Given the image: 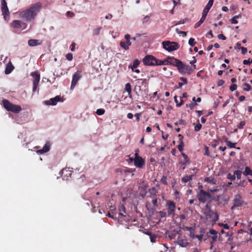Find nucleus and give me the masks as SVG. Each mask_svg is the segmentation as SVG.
<instances>
[{
	"mask_svg": "<svg viewBox=\"0 0 252 252\" xmlns=\"http://www.w3.org/2000/svg\"><path fill=\"white\" fill-rule=\"evenodd\" d=\"M150 20V17L148 15L146 16L144 18L142 19V23L143 24L146 23L148 22Z\"/></svg>",
	"mask_w": 252,
	"mask_h": 252,
	"instance_id": "13d9d810",
	"label": "nucleus"
},
{
	"mask_svg": "<svg viewBox=\"0 0 252 252\" xmlns=\"http://www.w3.org/2000/svg\"><path fill=\"white\" fill-rule=\"evenodd\" d=\"M134 165L138 168H142L145 165V161L141 157H137L133 159Z\"/></svg>",
	"mask_w": 252,
	"mask_h": 252,
	"instance_id": "f3484780",
	"label": "nucleus"
},
{
	"mask_svg": "<svg viewBox=\"0 0 252 252\" xmlns=\"http://www.w3.org/2000/svg\"><path fill=\"white\" fill-rule=\"evenodd\" d=\"M224 84V81L223 80H219L217 82L218 86H222Z\"/></svg>",
	"mask_w": 252,
	"mask_h": 252,
	"instance_id": "e2e57ef3",
	"label": "nucleus"
},
{
	"mask_svg": "<svg viewBox=\"0 0 252 252\" xmlns=\"http://www.w3.org/2000/svg\"><path fill=\"white\" fill-rule=\"evenodd\" d=\"M203 214L206 220H210L213 216L214 215L212 219V222L213 223H215L219 220V216L218 213L217 212H214L212 210H204Z\"/></svg>",
	"mask_w": 252,
	"mask_h": 252,
	"instance_id": "0eeeda50",
	"label": "nucleus"
},
{
	"mask_svg": "<svg viewBox=\"0 0 252 252\" xmlns=\"http://www.w3.org/2000/svg\"><path fill=\"white\" fill-rule=\"evenodd\" d=\"M168 57L166 58V59L164 60L163 61H161V60H157V62H156V65H166V64H169V63H168Z\"/></svg>",
	"mask_w": 252,
	"mask_h": 252,
	"instance_id": "393cba45",
	"label": "nucleus"
},
{
	"mask_svg": "<svg viewBox=\"0 0 252 252\" xmlns=\"http://www.w3.org/2000/svg\"><path fill=\"white\" fill-rule=\"evenodd\" d=\"M105 111L104 109H97L96 111V113L97 115H99V116H101V115H102L103 114H104Z\"/></svg>",
	"mask_w": 252,
	"mask_h": 252,
	"instance_id": "58836bf2",
	"label": "nucleus"
},
{
	"mask_svg": "<svg viewBox=\"0 0 252 252\" xmlns=\"http://www.w3.org/2000/svg\"><path fill=\"white\" fill-rule=\"evenodd\" d=\"M203 234H200V235H194V234L192 235V236H191V237L192 238H198V240L199 241H201L202 238H203Z\"/></svg>",
	"mask_w": 252,
	"mask_h": 252,
	"instance_id": "a18cd8bd",
	"label": "nucleus"
},
{
	"mask_svg": "<svg viewBox=\"0 0 252 252\" xmlns=\"http://www.w3.org/2000/svg\"><path fill=\"white\" fill-rule=\"evenodd\" d=\"M50 149V143L49 142H47L43 148L40 150H38L36 151V153L38 154L41 155L44 153L48 152Z\"/></svg>",
	"mask_w": 252,
	"mask_h": 252,
	"instance_id": "aec40b11",
	"label": "nucleus"
},
{
	"mask_svg": "<svg viewBox=\"0 0 252 252\" xmlns=\"http://www.w3.org/2000/svg\"><path fill=\"white\" fill-rule=\"evenodd\" d=\"M243 63L245 65L250 64L252 63V59H249L248 60H244Z\"/></svg>",
	"mask_w": 252,
	"mask_h": 252,
	"instance_id": "3c124183",
	"label": "nucleus"
},
{
	"mask_svg": "<svg viewBox=\"0 0 252 252\" xmlns=\"http://www.w3.org/2000/svg\"><path fill=\"white\" fill-rule=\"evenodd\" d=\"M14 67L12 65V64L10 62L7 64L5 69V73L6 74H10L12 70L14 69Z\"/></svg>",
	"mask_w": 252,
	"mask_h": 252,
	"instance_id": "412c9836",
	"label": "nucleus"
},
{
	"mask_svg": "<svg viewBox=\"0 0 252 252\" xmlns=\"http://www.w3.org/2000/svg\"><path fill=\"white\" fill-rule=\"evenodd\" d=\"M204 210H211V203L208 202L205 206Z\"/></svg>",
	"mask_w": 252,
	"mask_h": 252,
	"instance_id": "603ef678",
	"label": "nucleus"
},
{
	"mask_svg": "<svg viewBox=\"0 0 252 252\" xmlns=\"http://www.w3.org/2000/svg\"><path fill=\"white\" fill-rule=\"evenodd\" d=\"M206 36L208 38H211L213 37V34L212 31H210L206 34Z\"/></svg>",
	"mask_w": 252,
	"mask_h": 252,
	"instance_id": "680f3d73",
	"label": "nucleus"
},
{
	"mask_svg": "<svg viewBox=\"0 0 252 252\" xmlns=\"http://www.w3.org/2000/svg\"><path fill=\"white\" fill-rule=\"evenodd\" d=\"M158 214L161 218H165L166 216V213L164 211H159Z\"/></svg>",
	"mask_w": 252,
	"mask_h": 252,
	"instance_id": "bf43d9fd",
	"label": "nucleus"
},
{
	"mask_svg": "<svg viewBox=\"0 0 252 252\" xmlns=\"http://www.w3.org/2000/svg\"><path fill=\"white\" fill-rule=\"evenodd\" d=\"M149 192L151 195H157V190L155 187H152L149 189Z\"/></svg>",
	"mask_w": 252,
	"mask_h": 252,
	"instance_id": "c85d7f7f",
	"label": "nucleus"
},
{
	"mask_svg": "<svg viewBox=\"0 0 252 252\" xmlns=\"http://www.w3.org/2000/svg\"><path fill=\"white\" fill-rule=\"evenodd\" d=\"M188 20V18H185V19H184L183 20H181L179 21V22H178L175 24V25H180V24H184L185 22H186Z\"/></svg>",
	"mask_w": 252,
	"mask_h": 252,
	"instance_id": "864d4df0",
	"label": "nucleus"
},
{
	"mask_svg": "<svg viewBox=\"0 0 252 252\" xmlns=\"http://www.w3.org/2000/svg\"><path fill=\"white\" fill-rule=\"evenodd\" d=\"M180 80L183 82L184 84H187L188 83L187 79L184 77H181Z\"/></svg>",
	"mask_w": 252,
	"mask_h": 252,
	"instance_id": "774afa93",
	"label": "nucleus"
},
{
	"mask_svg": "<svg viewBox=\"0 0 252 252\" xmlns=\"http://www.w3.org/2000/svg\"><path fill=\"white\" fill-rule=\"evenodd\" d=\"M218 37L220 39H221L223 40H224L226 39V37L222 34H219Z\"/></svg>",
	"mask_w": 252,
	"mask_h": 252,
	"instance_id": "0e129e2a",
	"label": "nucleus"
},
{
	"mask_svg": "<svg viewBox=\"0 0 252 252\" xmlns=\"http://www.w3.org/2000/svg\"><path fill=\"white\" fill-rule=\"evenodd\" d=\"M219 199H220L219 196H214L211 194V197H209L208 202L211 203L213 200L218 201L219 200Z\"/></svg>",
	"mask_w": 252,
	"mask_h": 252,
	"instance_id": "72a5a7b5",
	"label": "nucleus"
},
{
	"mask_svg": "<svg viewBox=\"0 0 252 252\" xmlns=\"http://www.w3.org/2000/svg\"><path fill=\"white\" fill-rule=\"evenodd\" d=\"M167 210L168 216L174 217L175 215L176 204L172 200L167 201Z\"/></svg>",
	"mask_w": 252,
	"mask_h": 252,
	"instance_id": "9d476101",
	"label": "nucleus"
},
{
	"mask_svg": "<svg viewBox=\"0 0 252 252\" xmlns=\"http://www.w3.org/2000/svg\"><path fill=\"white\" fill-rule=\"evenodd\" d=\"M135 171V168H126L124 170V172L125 173H133V172H134Z\"/></svg>",
	"mask_w": 252,
	"mask_h": 252,
	"instance_id": "c03bdc74",
	"label": "nucleus"
},
{
	"mask_svg": "<svg viewBox=\"0 0 252 252\" xmlns=\"http://www.w3.org/2000/svg\"><path fill=\"white\" fill-rule=\"evenodd\" d=\"M213 2L214 0H209L207 4L206 5V6L203 10L202 17L200 20L195 24V28H197L204 22L206 19L207 13H208L209 10L211 9L213 4Z\"/></svg>",
	"mask_w": 252,
	"mask_h": 252,
	"instance_id": "7ed1b4c3",
	"label": "nucleus"
},
{
	"mask_svg": "<svg viewBox=\"0 0 252 252\" xmlns=\"http://www.w3.org/2000/svg\"><path fill=\"white\" fill-rule=\"evenodd\" d=\"M234 205L233 207H237L242 206L244 204V201L242 199V197L239 194H237L234 196L233 200Z\"/></svg>",
	"mask_w": 252,
	"mask_h": 252,
	"instance_id": "dca6fc26",
	"label": "nucleus"
},
{
	"mask_svg": "<svg viewBox=\"0 0 252 252\" xmlns=\"http://www.w3.org/2000/svg\"><path fill=\"white\" fill-rule=\"evenodd\" d=\"M234 174L237 179H240L241 178L242 172L240 170H236L234 172Z\"/></svg>",
	"mask_w": 252,
	"mask_h": 252,
	"instance_id": "473e14b6",
	"label": "nucleus"
},
{
	"mask_svg": "<svg viewBox=\"0 0 252 252\" xmlns=\"http://www.w3.org/2000/svg\"><path fill=\"white\" fill-rule=\"evenodd\" d=\"M180 102L179 103V101L177 99V96H174V101L175 102V103H176V106L177 107H180L184 103V101L183 100L181 99V97L180 98Z\"/></svg>",
	"mask_w": 252,
	"mask_h": 252,
	"instance_id": "2f4dec72",
	"label": "nucleus"
},
{
	"mask_svg": "<svg viewBox=\"0 0 252 252\" xmlns=\"http://www.w3.org/2000/svg\"><path fill=\"white\" fill-rule=\"evenodd\" d=\"M2 102L4 108L8 111L18 113L22 110L20 105L14 104L6 99H3Z\"/></svg>",
	"mask_w": 252,
	"mask_h": 252,
	"instance_id": "f03ea898",
	"label": "nucleus"
},
{
	"mask_svg": "<svg viewBox=\"0 0 252 252\" xmlns=\"http://www.w3.org/2000/svg\"><path fill=\"white\" fill-rule=\"evenodd\" d=\"M160 182L164 185H167L168 183L167 182V177L165 176H163L161 179Z\"/></svg>",
	"mask_w": 252,
	"mask_h": 252,
	"instance_id": "37998d69",
	"label": "nucleus"
},
{
	"mask_svg": "<svg viewBox=\"0 0 252 252\" xmlns=\"http://www.w3.org/2000/svg\"><path fill=\"white\" fill-rule=\"evenodd\" d=\"M181 155L184 158V160H181L179 162V164L183 166L182 169H185L186 165L190 164L189 158H188V156L184 153H182Z\"/></svg>",
	"mask_w": 252,
	"mask_h": 252,
	"instance_id": "a211bd4d",
	"label": "nucleus"
},
{
	"mask_svg": "<svg viewBox=\"0 0 252 252\" xmlns=\"http://www.w3.org/2000/svg\"><path fill=\"white\" fill-rule=\"evenodd\" d=\"M158 59L152 55H147L143 59V63L145 65H156V63Z\"/></svg>",
	"mask_w": 252,
	"mask_h": 252,
	"instance_id": "9b49d317",
	"label": "nucleus"
},
{
	"mask_svg": "<svg viewBox=\"0 0 252 252\" xmlns=\"http://www.w3.org/2000/svg\"><path fill=\"white\" fill-rule=\"evenodd\" d=\"M177 243L178 245H179L180 246H181V247H186L188 244V243L187 240L182 239L179 237L177 239Z\"/></svg>",
	"mask_w": 252,
	"mask_h": 252,
	"instance_id": "4be33fe9",
	"label": "nucleus"
},
{
	"mask_svg": "<svg viewBox=\"0 0 252 252\" xmlns=\"http://www.w3.org/2000/svg\"><path fill=\"white\" fill-rule=\"evenodd\" d=\"M101 29V27H98V28L94 29L93 32V35H98L99 34L100 31Z\"/></svg>",
	"mask_w": 252,
	"mask_h": 252,
	"instance_id": "c9c22d12",
	"label": "nucleus"
},
{
	"mask_svg": "<svg viewBox=\"0 0 252 252\" xmlns=\"http://www.w3.org/2000/svg\"><path fill=\"white\" fill-rule=\"evenodd\" d=\"M196 42L195 41V40L193 38H190L189 40V44L191 46L193 47L196 44Z\"/></svg>",
	"mask_w": 252,
	"mask_h": 252,
	"instance_id": "4c0bfd02",
	"label": "nucleus"
},
{
	"mask_svg": "<svg viewBox=\"0 0 252 252\" xmlns=\"http://www.w3.org/2000/svg\"><path fill=\"white\" fill-rule=\"evenodd\" d=\"M63 101V100L60 96L57 95L54 98H50L49 100L45 101V103L48 105H55L58 102H62Z\"/></svg>",
	"mask_w": 252,
	"mask_h": 252,
	"instance_id": "4468645a",
	"label": "nucleus"
},
{
	"mask_svg": "<svg viewBox=\"0 0 252 252\" xmlns=\"http://www.w3.org/2000/svg\"><path fill=\"white\" fill-rule=\"evenodd\" d=\"M246 125V122L244 121H241L238 126V128L239 129H243L244 126Z\"/></svg>",
	"mask_w": 252,
	"mask_h": 252,
	"instance_id": "de8ad7c7",
	"label": "nucleus"
},
{
	"mask_svg": "<svg viewBox=\"0 0 252 252\" xmlns=\"http://www.w3.org/2000/svg\"><path fill=\"white\" fill-rule=\"evenodd\" d=\"M163 48L168 52H172L178 50L180 48V45L176 42L170 41H163L162 42Z\"/></svg>",
	"mask_w": 252,
	"mask_h": 252,
	"instance_id": "39448f33",
	"label": "nucleus"
},
{
	"mask_svg": "<svg viewBox=\"0 0 252 252\" xmlns=\"http://www.w3.org/2000/svg\"><path fill=\"white\" fill-rule=\"evenodd\" d=\"M75 46H76L75 43H74V42L72 43V44H71V46H70V50L71 51H72V52L74 51Z\"/></svg>",
	"mask_w": 252,
	"mask_h": 252,
	"instance_id": "338daca9",
	"label": "nucleus"
},
{
	"mask_svg": "<svg viewBox=\"0 0 252 252\" xmlns=\"http://www.w3.org/2000/svg\"><path fill=\"white\" fill-rule=\"evenodd\" d=\"M168 63H169V65H172L173 66H176L177 67V66L179 65V63H180L181 61L173 57H168Z\"/></svg>",
	"mask_w": 252,
	"mask_h": 252,
	"instance_id": "6ab92c4d",
	"label": "nucleus"
},
{
	"mask_svg": "<svg viewBox=\"0 0 252 252\" xmlns=\"http://www.w3.org/2000/svg\"><path fill=\"white\" fill-rule=\"evenodd\" d=\"M243 174L245 176H252V170L249 167L246 166L245 168V171L243 172Z\"/></svg>",
	"mask_w": 252,
	"mask_h": 252,
	"instance_id": "bb28decb",
	"label": "nucleus"
},
{
	"mask_svg": "<svg viewBox=\"0 0 252 252\" xmlns=\"http://www.w3.org/2000/svg\"><path fill=\"white\" fill-rule=\"evenodd\" d=\"M227 178L229 180H230L231 181H233L235 180L236 179V176H235L234 174H233V175H231V173H228L227 175Z\"/></svg>",
	"mask_w": 252,
	"mask_h": 252,
	"instance_id": "e433bc0d",
	"label": "nucleus"
},
{
	"mask_svg": "<svg viewBox=\"0 0 252 252\" xmlns=\"http://www.w3.org/2000/svg\"><path fill=\"white\" fill-rule=\"evenodd\" d=\"M243 90L246 91H249L251 89V86L248 83H244L243 84Z\"/></svg>",
	"mask_w": 252,
	"mask_h": 252,
	"instance_id": "f704fd0d",
	"label": "nucleus"
},
{
	"mask_svg": "<svg viewBox=\"0 0 252 252\" xmlns=\"http://www.w3.org/2000/svg\"><path fill=\"white\" fill-rule=\"evenodd\" d=\"M177 68L178 71L182 74L186 73L190 74L192 71L191 67L189 65L185 64L182 61Z\"/></svg>",
	"mask_w": 252,
	"mask_h": 252,
	"instance_id": "6e6552de",
	"label": "nucleus"
},
{
	"mask_svg": "<svg viewBox=\"0 0 252 252\" xmlns=\"http://www.w3.org/2000/svg\"><path fill=\"white\" fill-rule=\"evenodd\" d=\"M82 74L80 71H78L74 73L72 76L70 89L73 90L79 80L81 78Z\"/></svg>",
	"mask_w": 252,
	"mask_h": 252,
	"instance_id": "ddd939ff",
	"label": "nucleus"
},
{
	"mask_svg": "<svg viewBox=\"0 0 252 252\" xmlns=\"http://www.w3.org/2000/svg\"><path fill=\"white\" fill-rule=\"evenodd\" d=\"M120 46L124 49L127 50L129 49L128 45H126V43L124 41H121L120 43Z\"/></svg>",
	"mask_w": 252,
	"mask_h": 252,
	"instance_id": "79ce46f5",
	"label": "nucleus"
},
{
	"mask_svg": "<svg viewBox=\"0 0 252 252\" xmlns=\"http://www.w3.org/2000/svg\"><path fill=\"white\" fill-rule=\"evenodd\" d=\"M176 32L178 34H182V36L184 37L187 35V32H186L181 31L178 29H176Z\"/></svg>",
	"mask_w": 252,
	"mask_h": 252,
	"instance_id": "8fccbe9b",
	"label": "nucleus"
},
{
	"mask_svg": "<svg viewBox=\"0 0 252 252\" xmlns=\"http://www.w3.org/2000/svg\"><path fill=\"white\" fill-rule=\"evenodd\" d=\"M125 90L128 93V94H130L131 92V86L130 83H128L126 84Z\"/></svg>",
	"mask_w": 252,
	"mask_h": 252,
	"instance_id": "c756f323",
	"label": "nucleus"
},
{
	"mask_svg": "<svg viewBox=\"0 0 252 252\" xmlns=\"http://www.w3.org/2000/svg\"><path fill=\"white\" fill-rule=\"evenodd\" d=\"M237 85L233 84L230 86L229 89L231 91H234L237 89Z\"/></svg>",
	"mask_w": 252,
	"mask_h": 252,
	"instance_id": "4d7b16f0",
	"label": "nucleus"
},
{
	"mask_svg": "<svg viewBox=\"0 0 252 252\" xmlns=\"http://www.w3.org/2000/svg\"><path fill=\"white\" fill-rule=\"evenodd\" d=\"M207 236L209 237H210L212 239L211 241V247L210 249H212L213 247V244L215 243L218 239V232L217 231L213 229H211L209 230V233H207Z\"/></svg>",
	"mask_w": 252,
	"mask_h": 252,
	"instance_id": "f8f14e48",
	"label": "nucleus"
},
{
	"mask_svg": "<svg viewBox=\"0 0 252 252\" xmlns=\"http://www.w3.org/2000/svg\"><path fill=\"white\" fill-rule=\"evenodd\" d=\"M31 75L33 77V87L32 91L35 92L39 84L40 76L39 73L37 71H34L31 73Z\"/></svg>",
	"mask_w": 252,
	"mask_h": 252,
	"instance_id": "1a4fd4ad",
	"label": "nucleus"
},
{
	"mask_svg": "<svg viewBox=\"0 0 252 252\" xmlns=\"http://www.w3.org/2000/svg\"><path fill=\"white\" fill-rule=\"evenodd\" d=\"M201 127H202V125L199 123H198L195 126L194 130L195 131H199L201 129Z\"/></svg>",
	"mask_w": 252,
	"mask_h": 252,
	"instance_id": "49530a36",
	"label": "nucleus"
},
{
	"mask_svg": "<svg viewBox=\"0 0 252 252\" xmlns=\"http://www.w3.org/2000/svg\"><path fill=\"white\" fill-rule=\"evenodd\" d=\"M240 15L238 16H235L234 17H233L231 20V22L232 24H236L238 23V21L236 20V19L238 18L239 17Z\"/></svg>",
	"mask_w": 252,
	"mask_h": 252,
	"instance_id": "a19ab883",
	"label": "nucleus"
},
{
	"mask_svg": "<svg viewBox=\"0 0 252 252\" xmlns=\"http://www.w3.org/2000/svg\"><path fill=\"white\" fill-rule=\"evenodd\" d=\"M204 181L209 183H211L213 185H215L216 184V181L212 177L205 178Z\"/></svg>",
	"mask_w": 252,
	"mask_h": 252,
	"instance_id": "a878e982",
	"label": "nucleus"
},
{
	"mask_svg": "<svg viewBox=\"0 0 252 252\" xmlns=\"http://www.w3.org/2000/svg\"><path fill=\"white\" fill-rule=\"evenodd\" d=\"M194 176V175H186L184 177H183L182 179V182L183 183H186L188 182L191 180L192 179L193 177Z\"/></svg>",
	"mask_w": 252,
	"mask_h": 252,
	"instance_id": "5701e85b",
	"label": "nucleus"
},
{
	"mask_svg": "<svg viewBox=\"0 0 252 252\" xmlns=\"http://www.w3.org/2000/svg\"><path fill=\"white\" fill-rule=\"evenodd\" d=\"M184 146V142H179V144L178 146V149L179 150V151L180 152H181V153H183L182 151L183 150Z\"/></svg>",
	"mask_w": 252,
	"mask_h": 252,
	"instance_id": "ea45409f",
	"label": "nucleus"
},
{
	"mask_svg": "<svg viewBox=\"0 0 252 252\" xmlns=\"http://www.w3.org/2000/svg\"><path fill=\"white\" fill-rule=\"evenodd\" d=\"M157 238V237L155 234L151 235L150 240H151V242H152V243L156 242Z\"/></svg>",
	"mask_w": 252,
	"mask_h": 252,
	"instance_id": "09e8293b",
	"label": "nucleus"
},
{
	"mask_svg": "<svg viewBox=\"0 0 252 252\" xmlns=\"http://www.w3.org/2000/svg\"><path fill=\"white\" fill-rule=\"evenodd\" d=\"M210 197L211 194L203 189H201L197 194V197L200 203H205L207 201H209V198Z\"/></svg>",
	"mask_w": 252,
	"mask_h": 252,
	"instance_id": "423d86ee",
	"label": "nucleus"
},
{
	"mask_svg": "<svg viewBox=\"0 0 252 252\" xmlns=\"http://www.w3.org/2000/svg\"><path fill=\"white\" fill-rule=\"evenodd\" d=\"M119 211H120V214L121 215H123L122 214V212L125 213V207H124V205H122L121 206V207L119 209Z\"/></svg>",
	"mask_w": 252,
	"mask_h": 252,
	"instance_id": "052dcab7",
	"label": "nucleus"
},
{
	"mask_svg": "<svg viewBox=\"0 0 252 252\" xmlns=\"http://www.w3.org/2000/svg\"><path fill=\"white\" fill-rule=\"evenodd\" d=\"M1 11L5 19L9 15V11L5 0H1Z\"/></svg>",
	"mask_w": 252,
	"mask_h": 252,
	"instance_id": "2eb2a0df",
	"label": "nucleus"
},
{
	"mask_svg": "<svg viewBox=\"0 0 252 252\" xmlns=\"http://www.w3.org/2000/svg\"><path fill=\"white\" fill-rule=\"evenodd\" d=\"M225 142L227 145V146L229 148H236V143H232L231 141H228L227 140V139H226L225 140Z\"/></svg>",
	"mask_w": 252,
	"mask_h": 252,
	"instance_id": "cd10ccee",
	"label": "nucleus"
},
{
	"mask_svg": "<svg viewBox=\"0 0 252 252\" xmlns=\"http://www.w3.org/2000/svg\"><path fill=\"white\" fill-rule=\"evenodd\" d=\"M140 63V62L138 60H135L133 62L132 66H131V69L132 71H134V68H136Z\"/></svg>",
	"mask_w": 252,
	"mask_h": 252,
	"instance_id": "7c9ffc66",
	"label": "nucleus"
},
{
	"mask_svg": "<svg viewBox=\"0 0 252 252\" xmlns=\"http://www.w3.org/2000/svg\"><path fill=\"white\" fill-rule=\"evenodd\" d=\"M152 203L153 204L155 207L158 206V199L157 198H155L154 199H153Z\"/></svg>",
	"mask_w": 252,
	"mask_h": 252,
	"instance_id": "69168bd1",
	"label": "nucleus"
},
{
	"mask_svg": "<svg viewBox=\"0 0 252 252\" xmlns=\"http://www.w3.org/2000/svg\"><path fill=\"white\" fill-rule=\"evenodd\" d=\"M197 105L196 103H191L189 105L187 104V107H189L191 110H192L194 109V107Z\"/></svg>",
	"mask_w": 252,
	"mask_h": 252,
	"instance_id": "5fc2aeb1",
	"label": "nucleus"
},
{
	"mask_svg": "<svg viewBox=\"0 0 252 252\" xmlns=\"http://www.w3.org/2000/svg\"><path fill=\"white\" fill-rule=\"evenodd\" d=\"M41 6L40 2H36L31 5L28 8L20 12L19 16L27 22H33L40 11Z\"/></svg>",
	"mask_w": 252,
	"mask_h": 252,
	"instance_id": "f257e3e1",
	"label": "nucleus"
},
{
	"mask_svg": "<svg viewBox=\"0 0 252 252\" xmlns=\"http://www.w3.org/2000/svg\"><path fill=\"white\" fill-rule=\"evenodd\" d=\"M66 58L68 61H71L73 59V55L71 53H68L66 55Z\"/></svg>",
	"mask_w": 252,
	"mask_h": 252,
	"instance_id": "6e6d98bb",
	"label": "nucleus"
},
{
	"mask_svg": "<svg viewBox=\"0 0 252 252\" xmlns=\"http://www.w3.org/2000/svg\"><path fill=\"white\" fill-rule=\"evenodd\" d=\"M10 26L13 29V31L16 33H20L23 30L25 29L27 24L21 20H13L10 23Z\"/></svg>",
	"mask_w": 252,
	"mask_h": 252,
	"instance_id": "20e7f679",
	"label": "nucleus"
},
{
	"mask_svg": "<svg viewBox=\"0 0 252 252\" xmlns=\"http://www.w3.org/2000/svg\"><path fill=\"white\" fill-rule=\"evenodd\" d=\"M28 44L30 46L33 47L40 45V43L36 39H30L28 41Z\"/></svg>",
	"mask_w": 252,
	"mask_h": 252,
	"instance_id": "b1692460",
	"label": "nucleus"
}]
</instances>
